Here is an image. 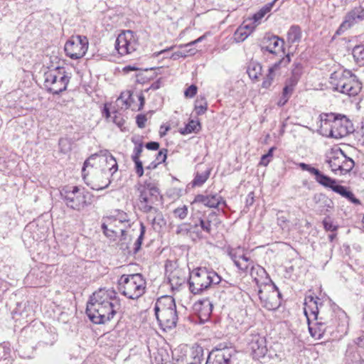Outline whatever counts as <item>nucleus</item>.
I'll return each instance as SVG.
<instances>
[{
    "instance_id": "nucleus-1",
    "label": "nucleus",
    "mask_w": 364,
    "mask_h": 364,
    "mask_svg": "<svg viewBox=\"0 0 364 364\" xmlns=\"http://www.w3.org/2000/svg\"><path fill=\"white\" fill-rule=\"evenodd\" d=\"M120 307L121 304L115 291L100 289L90 296L86 313L93 323L102 324L112 319Z\"/></svg>"
},
{
    "instance_id": "nucleus-2",
    "label": "nucleus",
    "mask_w": 364,
    "mask_h": 364,
    "mask_svg": "<svg viewBox=\"0 0 364 364\" xmlns=\"http://www.w3.org/2000/svg\"><path fill=\"white\" fill-rule=\"evenodd\" d=\"M220 281L221 277L215 272L199 267L190 275L189 289L193 294H200L205 291L213 290Z\"/></svg>"
},
{
    "instance_id": "nucleus-3",
    "label": "nucleus",
    "mask_w": 364,
    "mask_h": 364,
    "mask_svg": "<svg viewBox=\"0 0 364 364\" xmlns=\"http://www.w3.org/2000/svg\"><path fill=\"white\" fill-rule=\"evenodd\" d=\"M318 297L306 296L304 302V314L307 321L319 320L324 324L333 327L336 323V318L333 310L330 306H325Z\"/></svg>"
},
{
    "instance_id": "nucleus-4",
    "label": "nucleus",
    "mask_w": 364,
    "mask_h": 364,
    "mask_svg": "<svg viewBox=\"0 0 364 364\" xmlns=\"http://www.w3.org/2000/svg\"><path fill=\"white\" fill-rule=\"evenodd\" d=\"M155 315L160 326L164 329H171L176 326L178 315L174 299L164 296L158 299L154 306Z\"/></svg>"
},
{
    "instance_id": "nucleus-5",
    "label": "nucleus",
    "mask_w": 364,
    "mask_h": 364,
    "mask_svg": "<svg viewBox=\"0 0 364 364\" xmlns=\"http://www.w3.org/2000/svg\"><path fill=\"white\" fill-rule=\"evenodd\" d=\"M139 193V209L142 212L153 210L161 199L157 183L151 178L136 185Z\"/></svg>"
},
{
    "instance_id": "nucleus-6",
    "label": "nucleus",
    "mask_w": 364,
    "mask_h": 364,
    "mask_svg": "<svg viewBox=\"0 0 364 364\" xmlns=\"http://www.w3.org/2000/svg\"><path fill=\"white\" fill-rule=\"evenodd\" d=\"M60 196L65 205L75 210L80 211L93 201V195L84 188L65 186L60 191Z\"/></svg>"
},
{
    "instance_id": "nucleus-7",
    "label": "nucleus",
    "mask_w": 364,
    "mask_h": 364,
    "mask_svg": "<svg viewBox=\"0 0 364 364\" xmlns=\"http://www.w3.org/2000/svg\"><path fill=\"white\" fill-rule=\"evenodd\" d=\"M118 284L122 294L130 299H137L145 293L146 281L141 274H123Z\"/></svg>"
},
{
    "instance_id": "nucleus-8",
    "label": "nucleus",
    "mask_w": 364,
    "mask_h": 364,
    "mask_svg": "<svg viewBox=\"0 0 364 364\" xmlns=\"http://www.w3.org/2000/svg\"><path fill=\"white\" fill-rule=\"evenodd\" d=\"M268 283L259 286L258 296L262 306L269 311L277 309L281 305L282 294L277 287L267 277Z\"/></svg>"
},
{
    "instance_id": "nucleus-9",
    "label": "nucleus",
    "mask_w": 364,
    "mask_h": 364,
    "mask_svg": "<svg viewBox=\"0 0 364 364\" xmlns=\"http://www.w3.org/2000/svg\"><path fill=\"white\" fill-rule=\"evenodd\" d=\"M318 131L323 136L335 139L342 138L348 133L346 127L341 125V121L336 119L333 114L320 115Z\"/></svg>"
},
{
    "instance_id": "nucleus-10",
    "label": "nucleus",
    "mask_w": 364,
    "mask_h": 364,
    "mask_svg": "<svg viewBox=\"0 0 364 364\" xmlns=\"http://www.w3.org/2000/svg\"><path fill=\"white\" fill-rule=\"evenodd\" d=\"M326 162L333 172L340 171L341 174L350 172L355 165L354 161L339 148L331 149L326 156Z\"/></svg>"
},
{
    "instance_id": "nucleus-11",
    "label": "nucleus",
    "mask_w": 364,
    "mask_h": 364,
    "mask_svg": "<svg viewBox=\"0 0 364 364\" xmlns=\"http://www.w3.org/2000/svg\"><path fill=\"white\" fill-rule=\"evenodd\" d=\"M330 84L333 91H360L362 89L361 82L357 79L355 75H350V77L340 76L337 73H334L330 77Z\"/></svg>"
},
{
    "instance_id": "nucleus-12",
    "label": "nucleus",
    "mask_w": 364,
    "mask_h": 364,
    "mask_svg": "<svg viewBox=\"0 0 364 364\" xmlns=\"http://www.w3.org/2000/svg\"><path fill=\"white\" fill-rule=\"evenodd\" d=\"M88 48V39L86 36H72L65 44V52L72 59L82 58Z\"/></svg>"
},
{
    "instance_id": "nucleus-13",
    "label": "nucleus",
    "mask_w": 364,
    "mask_h": 364,
    "mask_svg": "<svg viewBox=\"0 0 364 364\" xmlns=\"http://www.w3.org/2000/svg\"><path fill=\"white\" fill-rule=\"evenodd\" d=\"M138 46L136 34L131 30L124 31L119 33L115 41V48L121 55L130 54L135 51Z\"/></svg>"
},
{
    "instance_id": "nucleus-14",
    "label": "nucleus",
    "mask_w": 364,
    "mask_h": 364,
    "mask_svg": "<svg viewBox=\"0 0 364 364\" xmlns=\"http://www.w3.org/2000/svg\"><path fill=\"white\" fill-rule=\"evenodd\" d=\"M235 265L243 272L250 271V274L254 280L257 282V285L260 282L258 277L261 279L263 277L267 278V273L266 270L261 266L255 264L253 261L245 255H239L238 261H235Z\"/></svg>"
},
{
    "instance_id": "nucleus-15",
    "label": "nucleus",
    "mask_w": 364,
    "mask_h": 364,
    "mask_svg": "<svg viewBox=\"0 0 364 364\" xmlns=\"http://www.w3.org/2000/svg\"><path fill=\"white\" fill-rule=\"evenodd\" d=\"M96 159H98L99 162L100 163L105 162L107 165L105 168L108 169L109 171L112 173V174L115 173L118 168V165L115 158L107 150L100 151V154L92 155L87 160L85 161L82 169L83 178L88 186L90 184L86 181L87 176L88 174V173H86V168L89 166L92 167V165H91V161Z\"/></svg>"
},
{
    "instance_id": "nucleus-16",
    "label": "nucleus",
    "mask_w": 364,
    "mask_h": 364,
    "mask_svg": "<svg viewBox=\"0 0 364 364\" xmlns=\"http://www.w3.org/2000/svg\"><path fill=\"white\" fill-rule=\"evenodd\" d=\"M107 222L109 225L117 227L119 224L122 228L119 229L121 234V240H126V231L127 229L131 228L132 221L129 215L123 210L116 209L110 213L109 215H107Z\"/></svg>"
},
{
    "instance_id": "nucleus-17",
    "label": "nucleus",
    "mask_w": 364,
    "mask_h": 364,
    "mask_svg": "<svg viewBox=\"0 0 364 364\" xmlns=\"http://www.w3.org/2000/svg\"><path fill=\"white\" fill-rule=\"evenodd\" d=\"M234 353V349L223 347L220 344L215 350L209 353L205 364H230Z\"/></svg>"
},
{
    "instance_id": "nucleus-18",
    "label": "nucleus",
    "mask_w": 364,
    "mask_h": 364,
    "mask_svg": "<svg viewBox=\"0 0 364 364\" xmlns=\"http://www.w3.org/2000/svg\"><path fill=\"white\" fill-rule=\"evenodd\" d=\"M363 21H364V7L360 5L354 7L346 14L343 23L337 31V33H343L353 25Z\"/></svg>"
},
{
    "instance_id": "nucleus-19",
    "label": "nucleus",
    "mask_w": 364,
    "mask_h": 364,
    "mask_svg": "<svg viewBox=\"0 0 364 364\" xmlns=\"http://www.w3.org/2000/svg\"><path fill=\"white\" fill-rule=\"evenodd\" d=\"M299 166L301 168V170L308 171L311 174L314 175L316 181L320 185L326 188H329L332 191L333 188L334 186H336L337 183L336 179H333L323 174L318 169L312 167L311 165L305 163H300L299 164Z\"/></svg>"
},
{
    "instance_id": "nucleus-20",
    "label": "nucleus",
    "mask_w": 364,
    "mask_h": 364,
    "mask_svg": "<svg viewBox=\"0 0 364 364\" xmlns=\"http://www.w3.org/2000/svg\"><path fill=\"white\" fill-rule=\"evenodd\" d=\"M135 99L139 101L138 109L143 107L144 104V97L141 94L138 92H121L120 96L117 99L118 106H125V109L131 108L132 110L136 109L137 105H135Z\"/></svg>"
},
{
    "instance_id": "nucleus-21",
    "label": "nucleus",
    "mask_w": 364,
    "mask_h": 364,
    "mask_svg": "<svg viewBox=\"0 0 364 364\" xmlns=\"http://www.w3.org/2000/svg\"><path fill=\"white\" fill-rule=\"evenodd\" d=\"M248 346L253 357L257 359L264 357L267 351L266 340L264 337L259 334L251 336Z\"/></svg>"
},
{
    "instance_id": "nucleus-22",
    "label": "nucleus",
    "mask_w": 364,
    "mask_h": 364,
    "mask_svg": "<svg viewBox=\"0 0 364 364\" xmlns=\"http://www.w3.org/2000/svg\"><path fill=\"white\" fill-rule=\"evenodd\" d=\"M46 80L45 82L46 83V86L49 84H56L58 85L56 89L49 87L47 91H65L67 88V85L69 82V77L65 75H57L56 71H50L45 73Z\"/></svg>"
},
{
    "instance_id": "nucleus-23",
    "label": "nucleus",
    "mask_w": 364,
    "mask_h": 364,
    "mask_svg": "<svg viewBox=\"0 0 364 364\" xmlns=\"http://www.w3.org/2000/svg\"><path fill=\"white\" fill-rule=\"evenodd\" d=\"M193 203H203L209 208H218L221 203L225 205V201L217 193L206 196L198 194L196 196Z\"/></svg>"
},
{
    "instance_id": "nucleus-24",
    "label": "nucleus",
    "mask_w": 364,
    "mask_h": 364,
    "mask_svg": "<svg viewBox=\"0 0 364 364\" xmlns=\"http://www.w3.org/2000/svg\"><path fill=\"white\" fill-rule=\"evenodd\" d=\"M267 45L262 47V49L268 51L270 53L278 55L283 53L284 41L280 39L278 36H273L268 38L267 40Z\"/></svg>"
},
{
    "instance_id": "nucleus-25",
    "label": "nucleus",
    "mask_w": 364,
    "mask_h": 364,
    "mask_svg": "<svg viewBox=\"0 0 364 364\" xmlns=\"http://www.w3.org/2000/svg\"><path fill=\"white\" fill-rule=\"evenodd\" d=\"M316 323L314 325H311V321H308L309 331L311 336L316 339H321L323 334L328 331V328H331L328 324H324L319 320H316Z\"/></svg>"
},
{
    "instance_id": "nucleus-26",
    "label": "nucleus",
    "mask_w": 364,
    "mask_h": 364,
    "mask_svg": "<svg viewBox=\"0 0 364 364\" xmlns=\"http://www.w3.org/2000/svg\"><path fill=\"white\" fill-rule=\"evenodd\" d=\"M333 191L355 205L360 204V200L355 197L353 192L343 186L337 184L333 188Z\"/></svg>"
},
{
    "instance_id": "nucleus-27",
    "label": "nucleus",
    "mask_w": 364,
    "mask_h": 364,
    "mask_svg": "<svg viewBox=\"0 0 364 364\" xmlns=\"http://www.w3.org/2000/svg\"><path fill=\"white\" fill-rule=\"evenodd\" d=\"M262 67L260 63L257 61H250L247 65V73L253 80H258L260 76L262 75Z\"/></svg>"
},
{
    "instance_id": "nucleus-28",
    "label": "nucleus",
    "mask_w": 364,
    "mask_h": 364,
    "mask_svg": "<svg viewBox=\"0 0 364 364\" xmlns=\"http://www.w3.org/2000/svg\"><path fill=\"white\" fill-rule=\"evenodd\" d=\"M196 306H198V310L199 311L200 316L208 318L211 314L213 311V302L209 299H204L199 301Z\"/></svg>"
},
{
    "instance_id": "nucleus-29",
    "label": "nucleus",
    "mask_w": 364,
    "mask_h": 364,
    "mask_svg": "<svg viewBox=\"0 0 364 364\" xmlns=\"http://www.w3.org/2000/svg\"><path fill=\"white\" fill-rule=\"evenodd\" d=\"M301 38V31L299 26H291L287 32V41L293 44L299 43Z\"/></svg>"
},
{
    "instance_id": "nucleus-30",
    "label": "nucleus",
    "mask_w": 364,
    "mask_h": 364,
    "mask_svg": "<svg viewBox=\"0 0 364 364\" xmlns=\"http://www.w3.org/2000/svg\"><path fill=\"white\" fill-rule=\"evenodd\" d=\"M277 1V0H273L272 2L265 4L257 13H255L252 16V21H254V23L259 24L260 20L272 10Z\"/></svg>"
},
{
    "instance_id": "nucleus-31",
    "label": "nucleus",
    "mask_w": 364,
    "mask_h": 364,
    "mask_svg": "<svg viewBox=\"0 0 364 364\" xmlns=\"http://www.w3.org/2000/svg\"><path fill=\"white\" fill-rule=\"evenodd\" d=\"M198 228L197 222H192L190 223H183L180 224L176 229V233L180 235H187L192 230Z\"/></svg>"
},
{
    "instance_id": "nucleus-32",
    "label": "nucleus",
    "mask_w": 364,
    "mask_h": 364,
    "mask_svg": "<svg viewBox=\"0 0 364 364\" xmlns=\"http://www.w3.org/2000/svg\"><path fill=\"white\" fill-rule=\"evenodd\" d=\"M149 211H151L155 214L154 218H151V222L150 223L154 228H156V227L161 228L166 224L163 214L157 207L154 208L153 210H147V212Z\"/></svg>"
},
{
    "instance_id": "nucleus-33",
    "label": "nucleus",
    "mask_w": 364,
    "mask_h": 364,
    "mask_svg": "<svg viewBox=\"0 0 364 364\" xmlns=\"http://www.w3.org/2000/svg\"><path fill=\"white\" fill-rule=\"evenodd\" d=\"M353 56L359 66L364 65V46H356L353 49Z\"/></svg>"
},
{
    "instance_id": "nucleus-34",
    "label": "nucleus",
    "mask_w": 364,
    "mask_h": 364,
    "mask_svg": "<svg viewBox=\"0 0 364 364\" xmlns=\"http://www.w3.org/2000/svg\"><path fill=\"white\" fill-rule=\"evenodd\" d=\"M316 203H319V208H323L321 211H329L333 208V202L325 195L320 194L318 198L315 197Z\"/></svg>"
},
{
    "instance_id": "nucleus-35",
    "label": "nucleus",
    "mask_w": 364,
    "mask_h": 364,
    "mask_svg": "<svg viewBox=\"0 0 364 364\" xmlns=\"http://www.w3.org/2000/svg\"><path fill=\"white\" fill-rule=\"evenodd\" d=\"M200 129V124L198 121L190 120L183 129H181L180 133L181 134H188L191 133H196Z\"/></svg>"
},
{
    "instance_id": "nucleus-36",
    "label": "nucleus",
    "mask_w": 364,
    "mask_h": 364,
    "mask_svg": "<svg viewBox=\"0 0 364 364\" xmlns=\"http://www.w3.org/2000/svg\"><path fill=\"white\" fill-rule=\"evenodd\" d=\"M210 174V169H207L203 173H196L195 178L193 181V186H201L209 178Z\"/></svg>"
},
{
    "instance_id": "nucleus-37",
    "label": "nucleus",
    "mask_w": 364,
    "mask_h": 364,
    "mask_svg": "<svg viewBox=\"0 0 364 364\" xmlns=\"http://www.w3.org/2000/svg\"><path fill=\"white\" fill-rule=\"evenodd\" d=\"M197 50L195 48H190L189 50L183 49L171 53L170 59L173 60H178L181 58H186L188 55H193L196 53Z\"/></svg>"
},
{
    "instance_id": "nucleus-38",
    "label": "nucleus",
    "mask_w": 364,
    "mask_h": 364,
    "mask_svg": "<svg viewBox=\"0 0 364 364\" xmlns=\"http://www.w3.org/2000/svg\"><path fill=\"white\" fill-rule=\"evenodd\" d=\"M11 348L9 345L3 344L0 345V361L4 360L6 361L5 364H11Z\"/></svg>"
},
{
    "instance_id": "nucleus-39",
    "label": "nucleus",
    "mask_w": 364,
    "mask_h": 364,
    "mask_svg": "<svg viewBox=\"0 0 364 364\" xmlns=\"http://www.w3.org/2000/svg\"><path fill=\"white\" fill-rule=\"evenodd\" d=\"M179 274H180V271L179 270H175L173 272H172L170 275L168 276V281H169V283L171 284V286L172 287V288H173L174 287H178V286H180L181 285L185 279L183 277H181L179 276Z\"/></svg>"
},
{
    "instance_id": "nucleus-40",
    "label": "nucleus",
    "mask_w": 364,
    "mask_h": 364,
    "mask_svg": "<svg viewBox=\"0 0 364 364\" xmlns=\"http://www.w3.org/2000/svg\"><path fill=\"white\" fill-rule=\"evenodd\" d=\"M195 110L197 115L203 114L207 110V102L204 97L197 99L195 102Z\"/></svg>"
},
{
    "instance_id": "nucleus-41",
    "label": "nucleus",
    "mask_w": 364,
    "mask_h": 364,
    "mask_svg": "<svg viewBox=\"0 0 364 364\" xmlns=\"http://www.w3.org/2000/svg\"><path fill=\"white\" fill-rule=\"evenodd\" d=\"M192 222H197L198 224V227L200 226L201 230L208 234H210L212 228H211V221L209 220H204L201 218H198L197 220H192Z\"/></svg>"
},
{
    "instance_id": "nucleus-42",
    "label": "nucleus",
    "mask_w": 364,
    "mask_h": 364,
    "mask_svg": "<svg viewBox=\"0 0 364 364\" xmlns=\"http://www.w3.org/2000/svg\"><path fill=\"white\" fill-rule=\"evenodd\" d=\"M250 35V31L244 30L243 27H239L234 33L235 41L237 43L244 41Z\"/></svg>"
},
{
    "instance_id": "nucleus-43",
    "label": "nucleus",
    "mask_w": 364,
    "mask_h": 364,
    "mask_svg": "<svg viewBox=\"0 0 364 364\" xmlns=\"http://www.w3.org/2000/svg\"><path fill=\"white\" fill-rule=\"evenodd\" d=\"M145 232H146V228L143 223H141L140 224V235H139V237L137 238V240H136V242H134V252H137L140 250Z\"/></svg>"
},
{
    "instance_id": "nucleus-44",
    "label": "nucleus",
    "mask_w": 364,
    "mask_h": 364,
    "mask_svg": "<svg viewBox=\"0 0 364 364\" xmlns=\"http://www.w3.org/2000/svg\"><path fill=\"white\" fill-rule=\"evenodd\" d=\"M188 210L186 205L178 207L173 210L175 218H179L180 220L185 219L188 215Z\"/></svg>"
},
{
    "instance_id": "nucleus-45",
    "label": "nucleus",
    "mask_w": 364,
    "mask_h": 364,
    "mask_svg": "<svg viewBox=\"0 0 364 364\" xmlns=\"http://www.w3.org/2000/svg\"><path fill=\"white\" fill-rule=\"evenodd\" d=\"M175 46H171L169 48L161 50L159 52H155L154 53L153 56L161 59H170V55L171 54V51L173 50Z\"/></svg>"
},
{
    "instance_id": "nucleus-46",
    "label": "nucleus",
    "mask_w": 364,
    "mask_h": 364,
    "mask_svg": "<svg viewBox=\"0 0 364 364\" xmlns=\"http://www.w3.org/2000/svg\"><path fill=\"white\" fill-rule=\"evenodd\" d=\"M298 82V77L294 75L286 82L285 86L283 87L282 91H292L293 87Z\"/></svg>"
},
{
    "instance_id": "nucleus-47",
    "label": "nucleus",
    "mask_w": 364,
    "mask_h": 364,
    "mask_svg": "<svg viewBox=\"0 0 364 364\" xmlns=\"http://www.w3.org/2000/svg\"><path fill=\"white\" fill-rule=\"evenodd\" d=\"M273 77H274V68H269L268 69V74L267 75L265 79L262 82V87L267 89L270 86L272 80H273Z\"/></svg>"
},
{
    "instance_id": "nucleus-48",
    "label": "nucleus",
    "mask_w": 364,
    "mask_h": 364,
    "mask_svg": "<svg viewBox=\"0 0 364 364\" xmlns=\"http://www.w3.org/2000/svg\"><path fill=\"white\" fill-rule=\"evenodd\" d=\"M239 255H243L242 250L240 247H237V249L232 248L228 250V255L230 257L234 264H235V261H238Z\"/></svg>"
},
{
    "instance_id": "nucleus-49",
    "label": "nucleus",
    "mask_w": 364,
    "mask_h": 364,
    "mask_svg": "<svg viewBox=\"0 0 364 364\" xmlns=\"http://www.w3.org/2000/svg\"><path fill=\"white\" fill-rule=\"evenodd\" d=\"M114 116L112 117L109 121H112L114 123L117 127L122 128L124 124V119L119 115L117 114V112H113Z\"/></svg>"
},
{
    "instance_id": "nucleus-50",
    "label": "nucleus",
    "mask_w": 364,
    "mask_h": 364,
    "mask_svg": "<svg viewBox=\"0 0 364 364\" xmlns=\"http://www.w3.org/2000/svg\"><path fill=\"white\" fill-rule=\"evenodd\" d=\"M132 161L135 164L136 173L138 175L139 177L142 176L144 174L142 162L139 159H132Z\"/></svg>"
},
{
    "instance_id": "nucleus-51",
    "label": "nucleus",
    "mask_w": 364,
    "mask_h": 364,
    "mask_svg": "<svg viewBox=\"0 0 364 364\" xmlns=\"http://www.w3.org/2000/svg\"><path fill=\"white\" fill-rule=\"evenodd\" d=\"M167 158V149H161L156 155V160L158 164L164 162Z\"/></svg>"
},
{
    "instance_id": "nucleus-52",
    "label": "nucleus",
    "mask_w": 364,
    "mask_h": 364,
    "mask_svg": "<svg viewBox=\"0 0 364 364\" xmlns=\"http://www.w3.org/2000/svg\"><path fill=\"white\" fill-rule=\"evenodd\" d=\"M142 151L143 145L141 143H140L134 147L133 155L132 156V159H139Z\"/></svg>"
},
{
    "instance_id": "nucleus-53",
    "label": "nucleus",
    "mask_w": 364,
    "mask_h": 364,
    "mask_svg": "<svg viewBox=\"0 0 364 364\" xmlns=\"http://www.w3.org/2000/svg\"><path fill=\"white\" fill-rule=\"evenodd\" d=\"M290 93L291 92H282L279 100L277 102V105L279 107L284 105L290 98Z\"/></svg>"
},
{
    "instance_id": "nucleus-54",
    "label": "nucleus",
    "mask_w": 364,
    "mask_h": 364,
    "mask_svg": "<svg viewBox=\"0 0 364 364\" xmlns=\"http://www.w3.org/2000/svg\"><path fill=\"white\" fill-rule=\"evenodd\" d=\"M323 228L326 231L334 232L336 230L337 227L333 224V223L328 220L325 219L323 221Z\"/></svg>"
},
{
    "instance_id": "nucleus-55",
    "label": "nucleus",
    "mask_w": 364,
    "mask_h": 364,
    "mask_svg": "<svg viewBox=\"0 0 364 364\" xmlns=\"http://www.w3.org/2000/svg\"><path fill=\"white\" fill-rule=\"evenodd\" d=\"M256 25H257V23H254V21L247 23V21H245L243 22V23L240 27H243L244 30H245L247 31H250V34L255 29Z\"/></svg>"
},
{
    "instance_id": "nucleus-56",
    "label": "nucleus",
    "mask_w": 364,
    "mask_h": 364,
    "mask_svg": "<svg viewBox=\"0 0 364 364\" xmlns=\"http://www.w3.org/2000/svg\"><path fill=\"white\" fill-rule=\"evenodd\" d=\"M161 87V79L160 78L154 82H152L149 87L144 88V91H149V90H155L160 89Z\"/></svg>"
},
{
    "instance_id": "nucleus-57",
    "label": "nucleus",
    "mask_w": 364,
    "mask_h": 364,
    "mask_svg": "<svg viewBox=\"0 0 364 364\" xmlns=\"http://www.w3.org/2000/svg\"><path fill=\"white\" fill-rule=\"evenodd\" d=\"M203 350L200 349V351L196 350V354L193 357V361H191V363H196V364H202L203 360V354H202Z\"/></svg>"
},
{
    "instance_id": "nucleus-58",
    "label": "nucleus",
    "mask_w": 364,
    "mask_h": 364,
    "mask_svg": "<svg viewBox=\"0 0 364 364\" xmlns=\"http://www.w3.org/2000/svg\"><path fill=\"white\" fill-rule=\"evenodd\" d=\"M146 120L147 119L144 114H139L136 117V122L139 128H144L145 127Z\"/></svg>"
},
{
    "instance_id": "nucleus-59",
    "label": "nucleus",
    "mask_w": 364,
    "mask_h": 364,
    "mask_svg": "<svg viewBox=\"0 0 364 364\" xmlns=\"http://www.w3.org/2000/svg\"><path fill=\"white\" fill-rule=\"evenodd\" d=\"M104 234L106 237L113 240H114L115 238L118 236V232L116 230H113L112 228H109L108 231Z\"/></svg>"
},
{
    "instance_id": "nucleus-60",
    "label": "nucleus",
    "mask_w": 364,
    "mask_h": 364,
    "mask_svg": "<svg viewBox=\"0 0 364 364\" xmlns=\"http://www.w3.org/2000/svg\"><path fill=\"white\" fill-rule=\"evenodd\" d=\"M102 114V116L108 121H109L112 118L111 112L109 111V108L108 107V104L105 105Z\"/></svg>"
},
{
    "instance_id": "nucleus-61",
    "label": "nucleus",
    "mask_w": 364,
    "mask_h": 364,
    "mask_svg": "<svg viewBox=\"0 0 364 364\" xmlns=\"http://www.w3.org/2000/svg\"><path fill=\"white\" fill-rule=\"evenodd\" d=\"M145 146L149 150H157L159 148V144L156 141H150L146 143Z\"/></svg>"
},
{
    "instance_id": "nucleus-62",
    "label": "nucleus",
    "mask_w": 364,
    "mask_h": 364,
    "mask_svg": "<svg viewBox=\"0 0 364 364\" xmlns=\"http://www.w3.org/2000/svg\"><path fill=\"white\" fill-rule=\"evenodd\" d=\"M287 222V219L286 217L281 215L277 218V224L282 228L284 229L286 228V223Z\"/></svg>"
},
{
    "instance_id": "nucleus-63",
    "label": "nucleus",
    "mask_w": 364,
    "mask_h": 364,
    "mask_svg": "<svg viewBox=\"0 0 364 364\" xmlns=\"http://www.w3.org/2000/svg\"><path fill=\"white\" fill-rule=\"evenodd\" d=\"M169 129H170V127L169 126H166L164 124L161 125L160 127V130H159L160 136L161 137L164 136Z\"/></svg>"
},
{
    "instance_id": "nucleus-64",
    "label": "nucleus",
    "mask_w": 364,
    "mask_h": 364,
    "mask_svg": "<svg viewBox=\"0 0 364 364\" xmlns=\"http://www.w3.org/2000/svg\"><path fill=\"white\" fill-rule=\"evenodd\" d=\"M270 160H271V158H269L266 154H264L261 158L259 164L261 165L266 166L268 165Z\"/></svg>"
}]
</instances>
